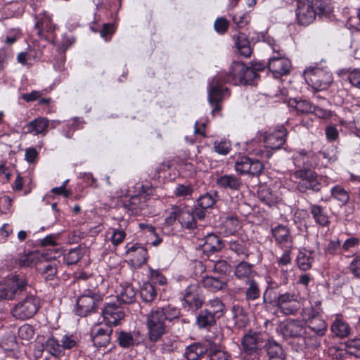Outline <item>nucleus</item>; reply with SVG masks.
Here are the masks:
<instances>
[{"label":"nucleus","mask_w":360,"mask_h":360,"mask_svg":"<svg viewBox=\"0 0 360 360\" xmlns=\"http://www.w3.org/2000/svg\"><path fill=\"white\" fill-rule=\"evenodd\" d=\"M258 75L252 67L245 65L241 62H233L229 72L226 74L220 73L214 77L208 88V101L213 106L212 113L221 110L220 103L226 95H229L227 87H224L222 83L238 84H252L257 79Z\"/></svg>","instance_id":"nucleus-1"},{"label":"nucleus","mask_w":360,"mask_h":360,"mask_svg":"<svg viewBox=\"0 0 360 360\" xmlns=\"http://www.w3.org/2000/svg\"><path fill=\"white\" fill-rule=\"evenodd\" d=\"M307 158L305 152H301L295 157V164L300 168L294 173V177L300 179L297 183V189L302 193H307L308 191L319 193L321 191L327 179L323 176L318 175L316 172L309 168L310 165L306 161Z\"/></svg>","instance_id":"nucleus-2"},{"label":"nucleus","mask_w":360,"mask_h":360,"mask_svg":"<svg viewBox=\"0 0 360 360\" xmlns=\"http://www.w3.org/2000/svg\"><path fill=\"white\" fill-rule=\"evenodd\" d=\"M331 12V8L327 4H316L315 7L309 0H297V19L300 25L304 26L311 23L316 16L328 18Z\"/></svg>","instance_id":"nucleus-3"},{"label":"nucleus","mask_w":360,"mask_h":360,"mask_svg":"<svg viewBox=\"0 0 360 360\" xmlns=\"http://www.w3.org/2000/svg\"><path fill=\"white\" fill-rule=\"evenodd\" d=\"M103 297L98 290L86 289L77 299L75 313L80 317H86L98 312L103 304Z\"/></svg>","instance_id":"nucleus-4"},{"label":"nucleus","mask_w":360,"mask_h":360,"mask_svg":"<svg viewBox=\"0 0 360 360\" xmlns=\"http://www.w3.org/2000/svg\"><path fill=\"white\" fill-rule=\"evenodd\" d=\"M138 193L122 201V206L129 214H139L148 206L149 197L153 195L152 186L141 185L136 187Z\"/></svg>","instance_id":"nucleus-5"},{"label":"nucleus","mask_w":360,"mask_h":360,"mask_svg":"<svg viewBox=\"0 0 360 360\" xmlns=\"http://www.w3.org/2000/svg\"><path fill=\"white\" fill-rule=\"evenodd\" d=\"M27 292L24 291L18 295H25V297L20 300L13 309V316L21 320L32 317L39 308V301L32 292V288L27 284Z\"/></svg>","instance_id":"nucleus-6"},{"label":"nucleus","mask_w":360,"mask_h":360,"mask_svg":"<svg viewBox=\"0 0 360 360\" xmlns=\"http://www.w3.org/2000/svg\"><path fill=\"white\" fill-rule=\"evenodd\" d=\"M267 290L268 288L263 293L262 302L264 304H272L273 302L267 297ZM274 303L278 308L280 312L286 316L295 315L300 309L298 296L295 293L280 294L274 299Z\"/></svg>","instance_id":"nucleus-7"},{"label":"nucleus","mask_w":360,"mask_h":360,"mask_svg":"<svg viewBox=\"0 0 360 360\" xmlns=\"http://www.w3.org/2000/svg\"><path fill=\"white\" fill-rule=\"evenodd\" d=\"M158 309H152L147 316L146 325L148 340L157 342L166 333L167 324Z\"/></svg>","instance_id":"nucleus-8"},{"label":"nucleus","mask_w":360,"mask_h":360,"mask_svg":"<svg viewBox=\"0 0 360 360\" xmlns=\"http://www.w3.org/2000/svg\"><path fill=\"white\" fill-rule=\"evenodd\" d=\"M277 332L283 339L295 338L303 336L307 345H309L307 334L309 333L304 327L302 322L298 319H287L281 322L276 328Z\"/></svg>","instance_id":"nucleus-9"},{"label":"nucleus","mask_w":360,"mask_h":360,"mask_svg":"<svg viewBox=\"0 0 360 360\" xmlns=\"http://www.w3.org/2000/svg\"><path fill=\"white\" fill-rule=\"evenodd\" d=\"M266 342L262 333L249 330L241 340L242 350L246 355L256 357L261 354Z\"/></svg>","instance_id":"nucleus-10"},{"label":"nucleus","mask_w":360,"mask_h":360,"mask_svg":"<svg viewBox=\"0 0 360 360\" xmlns=\"http://www.w3.org/2000/svg\"><path fill=\"white\" fill-rule=\"evenodd\" d=\"M286 136L287 131L285 128L283 126L278 127L277 129L265 136L264 145L266 150H259L256 154L262 158H269L272 153L268 148L273 150L280 149L285 143Z\"/></svg>","instance_id":"nucleus-11"},{"label":"nucleus","mask_w":360,"mask_h":360,"mask_svg":"<svg viewBox=\"0 0 360 360\" xmlns=\"http://www.w3.org/2000/svg\"><path fill=\"white\" fill-rule=\"evenodd\" d=\"M27 288L24 276L14 275L6 285L0 283V300H13L24 291L27 292Z\"/></svg>","instance_id":"nucleus-12"},{"label":"nucleus","mask_w":360,"mask_h":360,"mask_svg":"<svg viewBox=\"0 0 360 360\" xmlns=\"http://www.w3.org/2000/svg\"><path fill=\"white\" fill-rule=\"evenodd\" d=\"M263 169L264 165L260 160L248 156L239 157L235 163V170L241 175L258 176Z\"/></svg>","instance_id":"nucleus-13"},{"label":"nucleus","mask_w":360,"mask_h":360,"mask_svg":"<svg viewBox=\"0 0 360 360\" xmlns=\"http://www.w3.org/2000/svg\"><path fill=\"white\" fill-rule=\"evenodd\" d=\"M184 304L193 311L202 308L205 304L204 296L198 284H191L185 289L184 295Z\"/></svg>","instance_id":"nucleus-14"},{"label":"nucleus","mask_w":360,"mask_h":360,"mask_svg":"<svg viewBox=\"0 0 360 360\" xmlns=\"http://www.w3.org/2000/svg\"><path fill=\"white\" fill-rule=\"evenodd\" d=\"M101 309L106 325H120L125 316L123 308L116 302L105 303Z\"/></svg>","instance_id":"nucleus-15"},{"label":"nucleus","mask_w":360,"mask_h":360,"mask_svg":"<svg viewBox=\"0 0 360 360\" xmlns=\"http://www.w3.org/2000/svg\"><path fill=\"white\" fill-rule=\"evenodd\" d=\"M306 73L312 86L317 90L327 89L333 82L331 74L321 68L308 70Z\"/></svg>","instance_id":"nucleus-16"},{"label":"nucleus","mask_w":360,"mask_h":360,"mask_svg":"<svg viewBox=\"0 0 360 360\" xmlns=\"http://www.w3.org/2000/svg\"><path fill=\"white\" fill-rule=\"evenodd\" d=\"M112 328L109 325H97L91 331L93 345L96 347H107L111 340Z\"/></svg>","instance_id":"nucleus-17"},{"label":"nucleus","mask_w":360,"mask_h":360,"mask_svg":"<svg viewBox=\"0 0 360 360\" xmlns=\"http://www.w3.org/2000/svg\"><path fill=\"white\" fill-rule=\"evenodd\" d=\"M268 68L275 77H279L290 72L291 62L278 52L276 56H274L269 59Z\"/></svg>","instance_id":"nucleus-18"},{"label":"nucleus","mask_w":360,"mask_h":360,"mask_svg":"<svg viewBox=\"0 0 360 360\" xmlns=\"http://www.w3.org/2000/svg\"><path fill=\"white\" fill-rule=\"evenodd\" d=\"M304 323L306 325L305 329L309 333L307 334V336L309 339L311 337L314 341L311 345H316L318 344L317 338L323 336L327 330L326 321L321 317H319Z\"/></svg>","instance_id":"nucleus-19"},{"label":"nucleus","mask_w":360,"mask_h":360,"mask_svg":"<svg viewBox=\"0 0 360 360\" xmlns=\"http://www.w3.org/2000/svg\"><path fill=\"white\" fill-rule=\"evenodd\" d=\"M118 345L124 349H130L139 345L143 341V337L139 330L124 331L117 333Z\"/></svg>","instance_id":"nucleus-20"},{"label":"nucleus","mask_w":360,"mask_h":360,"mask_svg":"<svg viewBox=\"0 0 360 360\" xmlns=\"http://www.w3.org/2000/svg\"><path fill=\"white\" fill-rule=\"evenodd\" d=\"M271 231L276 244L286 248L292 245L293 238L288 226L278 224L275 227H272Z\"/></svg>","instance_id":"nucleus-21"},{"label":"nucleus","mask_w":360,"mask_h":360,"mask_svg":"<svg viewBox=\"0 0 360 360\" xmlns=\"http://www.w3.org/2000/svg\"><path fill=\"white\" fill-rule=\"evenodd\" d=\"M217 186L224 190L239 191L243 186L242 179L233 174H223L216 180Z\"/></svg>","instance_id":"nucleus-22"},{"label":"nucleus","mask_w":360,"mask_h":360,"mask_svg":"<svg viewBox=\"0 0 360 360\" xmlns=\"http://www.w3.org/2000/svg\"><path fill=\"white\" fill-rule=\"evenodd\" d=\"M226 243L228 245V248L238 256H240L243 259L248 257L250 255L249 243L243 238L233 236L226 240Z\"/></svg>","instance_id":"nucleus-23"},{"label":"nucleus","mask_w":360,"mask_h":360,"mask_svg":"<svg viewBox=\"0 0 360 360\" xmlns=\"http://www.w3.org/2000/svg\"><path fill=\"white\" fill-rule=\"evenodd\" d=\"M202 244V251L205 254H213L221 251L224 245L220 238L214 234L210 233L205 236Z\"/></svg>","instance_id":"nucleus-24"},{"label":"nucleus","mask_w":360,"mask_h":360,"mask_svg":"<svg viewBox=\"0 0 360 360\" xmlns=\"http://www.w3.org/2000/svg\"><path fill=\"white\" fill-rule=\"evenodd\" d=\"M49 124V121L47 118L38 117L27 124L24 129H26L27 134H32L35 136L45 135L48 131Z\"/></svg>","instance_id":"nucleus-25"},{"label":"nucleus","mask_w":360,"mask_h":360,"mask_svg":"<svg viewBox=\"0 0 360 360\" xmlns=\"http://www.w3.org/2000/svg\"><path fill=\"white\" fill-rule=\"evenodd\" d=\"M217 319L209 309L205 308L200 310L196 316L195 323L200 329H209L216 324Z\"/></svg>","instance_id":"nucleus-26"},{"label":"nucleus","mask_w":360,"mask_h":360,"mask_svg":"<svg viewBox=\"0 0 360 360\" xmlns=\"http://www.w3.org/2000/svg\"><path fill=\"white\" fill-rule=\"evenodd\" d=\"M269 360H285V354L281 345L275 340L268 341L264 344Z\"/></svg>","instance_id":"nucleus-27"},{"label":"nucleus","mask_w":360,"mask_h":360,"mask_svg":"<svg viewBox=\"0 0 360 360\" xmlns=\"http://www.w3.org/2000/svg\"><path fill=\"white\" fill-rule=\"evenodd\" d=\"M245 287L244 295L246 302H250L257 300L261 296L259 283L254 278H248L245 281Z\"/></svg>","instance_id":"nucleus-28"},{"label":"nucleus","mask_w":360,"mask_h":360,"mask_svg":"<svg viewBox=\"0 0 360 360\" xmlns=\"http://www.w3.org/2000/svg\"><path fill=\"white\" fill-rule=\"evenodd\" d=\"M233 39L239 54L245 58L250 57L252 53V49L246 34L243 32H238L237 35H233Z\"/></svg>","instance_id":"nucleus-29"},{"label":"nucleus","mask_w":360,"mask_h":360,"mask_svg":"<svg viewBox=\"0 0 360 360\" xmlns=\"http://www.w3.org/2000/svg\"><path fill=\"white\" fill-rule=\"evenodd\" d=\"M309 212L315 222L321 226H326L330 224V220L325 207L317 204H309Z\"/></svg>","instance_id":"nucleus-30"},{"label":"nucleus","mask_w":360,"mask_h":360,"mask_svg":"<svg viewBox=\"0 0 360 360\" xmlns=\"http://www.w3.org/2000/svg\"><path fill=\"white\" fill-rule=\"evenodd\" d=\"M259 200L269 207L275 205L280 200L276 193L266 186H262L259 188L257 192Z\"/></svg>","instance_id":"nucleus-31"},{"label":"nucleus","mask_w":360,"mask_h":360,"mask_svg":"<svg viewBox=\"0 0 360 360\" xmlns=\"http://www.w3.org/2000/svg\"><path fill=\"white\" fill-rule=\"evenodd\" d=\"M162 314L164 320L167 322L179 321L181 316L180 309L172 304H167L162 307L157 308Z\"/></svg>","instance_id":"nucleus-32"},{"label":"nucleus","mask_w":360,"mask_h":360,"mask_svg":"<svg viewBox=\"0 0 360 360\" xmlns=\"http://www.w3.org/2000/svg\"><path fill=\"white\" fill-rule=\"evenodd\" d=\"M38 271L45 280L52 281L57 274L58 262L52 260L45 262L38 268Z\"/></svg>","instance_id":"nucleus-33"},{"label":"nucleus","mask_w":360,"mask_h":360,"mask_svg":"<svg viewBox=\"0 0 360 360\" xmlns=\"http://www.w3.org/2000/svg\"><path fill=\"white\" fill-rule=\"evenodd\" d=\"M205 347L200 343H193L186 347L184 356L187 360H200L206 353Z\"/></svg>","instance_id":"nucleus-34"},{"label":"nucleus","mask_w":360,"mask_h":360,"mask_svg":"<svg viewBox=\"0 0 360 360\" xmlns=\"http://www.w3.org/2000/svg\"><path fill=\"white\" fill-rule=\"evenodd\" d=\"M136 292L131 284L122 285L120 293L117 295V301L124 304H132L136 300Z\"/></svg>","instance_id":"nucleus-35"},{"label":"nucleus","mask_w":360,"mask_h":360,"mask_svg":"<svg viewBox=\"0 0 360 360\" xmlns=\"http://www.w3.org/2000/svg\"><path fill=\"white\" fill-rule=\"evenodd\" d=\"M252 265L247 262L242 261L235 266L234 274L238 279L253 278Z\"/></svg>","instance_id":"nucleus-36"},{"label":"nucleus","mask_w":360,"mask_h":360,"mask_svg":"<svg viewBox=\"0 0 360 360\" xmlns=\"http://www.w3.org/2000/svg\"><path fill=\"white\" fill-rule=\"evenodd\" d=\"M141 300L146 303L152 302L157 296V290L154 285L147 282L144 283L139 290Z\"/></svg>","instance_id":"nucleus-37"},{"label":"nucleus","mask_w":360,"mask_h":360,"mask_svg":"<svg viewBox=\"0 0 360 360\" xmlns=\"http://www.w3.org/2000/svg\"><path fill=\"white\" fill-rule=\"evenodd\" d=\"M296 262L300 269L307 271L311 268L314 258L312 257V252H308L305 250H300Z\"/></svg>","instance_id":"nucleus-38"},{"label":"nucleus","mask_w":360,"mask_h":360,"mask_svg":"<svg viewBox=\"0 0 360 360\" xmlns=\"http://www.w3.org/2000/svg\"><path fill=\"white\" fill-rule=\"evenodd\" d=\"M178 221L184 229L193 230L197 227L195 219L191 212L179 209Z\"/></svg>","instance_id":"nucleus-39"},{"label":"nucleus","mask_w":360,"mask_h":360,"mask_svg":"<svg viewBox=\"0 0 360 360\" xmlns=\"http://www.w3.org/2000/svg\"><path fill=\"white\" fill-rule=\"evenodd\" d=\"M201 283L205 288L212 292L221 290L226 285V282L221 279L208 276L202 278Z\"/></svg>","instance_id":"nucleus-40"},{"label":"nucleus","mask_w":360,"mask_h":360,"mask_svg":"<svg viewBox=\"0 0 360 360\" xmlns=\"http://www.w3.org/2000/svg\"><path fill=\"white\" fill-rule=\"evenodd\" d=\"M205 306L211 311V313L218 319L222 317L225 314L226 307L223 302L218 297L209 300L205 303Z\"/></svg>","instance_id":"nucleus-41"},{"label":"nucleus","mask_w":360,"mask_h":360,"mask_svg":"<svg viewBox=\"0 0 360 360\" xmlns=\"http://www.w3.org/2000/svg\"><path fill=\"white\" fill-rule=\"evenodd\" d=\"M85 252V248L80 246L72 248L64 255V262L68 265L76 264L83 257Z\"/></svg>","instance_id":"nucleus-42"},{"label":"nucleus","mask_w":360,"mask_h":360,"mask_svg":"<svg viewBox=\"0 0 360 360\" xmlns=\"http://www.w3.org/2000/svg\"><path fill=\"white\" fill-rule=\"evenodd\" d=\"M218 197L217 191L207 192L198 198L197 205L206 210L212 208L216 203Z\"/></svg>","instance_id":"nucleus-43"},{"label":"nucleus","mask_w":360,"mask_h":360,"mask_svg":"<svg viewBox=\"0 0 360 360\" xmlns=\"http://www.w3.org/2000/svg\"><path fill=\"white\" fill-rule=\"evenodd\" d=\"M289 106L295 108L297 112L309 114L312 112L313 104L306 99L292 98L289 101Z\"/></svg>","instance_id":"nucleus-44"},{"label":"nucleus","mask_w":360,"mask_h":360,"mask_svg":"<svg viewBox=\"0 0 360 360\" xmlns=\"http://www.w3.org/2000/svg\"><path fill=\"white\" fill-rule=\"evenodd\" d=\"M44 349L51 355L55 357H60L64 355L65 352H63V348L61 347V343L55 338H49L47 339L44 344Z\"/></svg>","instance_id":"nucleus-45"},{"label":"nucleus","mask_w":360,"mask_h":360,"mask_svg":"<svg viewBox=\"0 0 360 360\" xmlns=\"http://www.w3.org/2000/svg\"><path fill=\"white\" fill-rule=\"evenodd\" d=\"M331 196L340 202V206L347 205L350 199L348 192L340 185L331 188Z\"/></svg>","instance_id":"nucleus-46"},{"label":"nucleus","mask_w":360,"mask_h":360,"mask_svg":"<svg viewBox=\"0 0 360 360\" xmlns=\"http://www.w3.org/2000/svg\"><path fill=\"white\" fill-rule=\"evenodd\" d=\"M331 331L337 337L345 338L350 331L349 325L340 319H335L331 325Z\"/></svg>","instance_id":"nucleus-47"},{"label":"nucleus","mask_w":360,"mask_h":360,"mask_svg":"<svg viewBox=\"0 0 360 360\" xmlns=\"http://www.w3.org/2000/svg\"><path fill=\"white\" fill-rule=\"evenodd\" d=\"M291 251L290 250H286L283 253L282 256L278 260V266H281V273L283 282L287 283L288 278V268L283 269V267H287L288 265L291 264V257H290Z\"/></svg>","instance_id":"nucleus-48"},{"label":"nucleus","mask_w":360,"mask_h":360,"mask_svg":"<svg viewBox=\"0 0 360 360\" xmlns=\"http://www.w3.org/2000/svg\"><path fill=\"white\" fill-rule=\"evenodd\" d=\"M225 230L223 231L226 236L233 235L240 228L239 220L236 216L228 217L224 221Z\"/></svg>","instance_id":"nucleus-49"},{"label":"nucleus","mask_w":360,"mask_h":360,"mask_svg":"<svg viewBox=\"0 0 360 360\" xmlns=\"http://www.w3.org/2000/svg\"><path fill=\"white\" fill-rule=\"evenodd\" d=\"M232 311L233 313V321L236 326L238 328H243L247 323V317L243 314V309L239 305H233L232 307Z\"/></svg>","instance_id":"nucleus-50"},{"label":"nucleus","mask_w":360,"mask_h":360,"mask_svg":"<svg viewBox=\"0 0 360 360\" xmlns=\"http://www.w3.org/2000/svg\"><path fill=\"white\" fill-rule=\"evenodd\" d=\"M322 308H314L311 306L302 309L301 315L305 321L321 317Z\"/></svg>","instance_id":"nucleus-51"},{"label":"nucleus","mask_w":360,"mask_h":360,"mask_svg":"<svg viewBox=\"0 0 360 360\" xmlns=\"http://www.w3.org/2000/svg\"><path fill=\"white\" fill-rule=\"evenodd\" d=\"M35 28L38 30L37 34L41 36L44 31L52 32L55 30V25L49 18H44L35 24Z\"/></svg>","instance_id":"nucleus-52"},{"label":"nucleus","mask_w":360,"mask_h":360,"mask_svg":"<svg viewBox=\"0 0 360 360\" xmlns=\"http://www.w3.org/2000/svg\"><path fill=\"white\" fill-rule=\"evenodd\" d=\"M213 263L212 271L219 274L226 275L231 269L230 264L224 259H219L217 261H212Z\"/></svg>","instance_id":"nucleus-53"},{"label":"nucleus","mask_w":360,"mask_h":360,"mask_svg":"<svg viewBox=\"0 0 360 360\" xmlns=\"http://www.w3.org/2000/svg\"><path fill=\"white\" fill-rule=\"evenodd\" d=\"M60 342L61 347L63 348V352H64L65 349H71L76 348L78 346L77 339L72 335H63L60 340Z\"/></svg>","instance_id":"nucleus-54"},{"label":"nucleus","mask_w":360,"mask_h":360,"mask_svg":"<svg viewBox=\"0 0 360 360\" xmlns=\"http://www.w3.org/2000/svg\"><path fill=\"white\" fill-rule=\"evenodd\" d=\"M347 352L357 358H360V338H354L348 341Z\"/></svg>","instance_id":"nucleus-55"},{"label":"nucleus","mask_w":360,"mask_h":360,"mask_svg":"<svg viewBox=\"0 0 360 360\" xmlns=\"http://www.w3.org/2000/svg\"><path fill=\"white\" fill-rule=\"evenodd\" d=\"M214 151L219 155H227L231 148V144L229 141H221L214 142Z\"/></svg>","instance_id":"nucleus-56"},{"label":"nucleus","mask_w":360,"mask_h":360,"mask_svg":"<svg viewBox=\"0 0 360 360\" xmlns=\"http://www.w3.org/2000/svg\"><path fill=\"white\" fill-rule=\"evenodd\" d=\"M112 231L110 240L115 246H117L123 242L126 237V233L122 229L115 228H112Z\"/></svg>","instance_id":"nucleus-57"},{"label":"nucleus","mask_w":360,"mask_h":360,"mask_svg":"<svg viewBox=\"0 0 360 360\" xmlns=\"http://www.w3.org/2000/svg\"><path fill=\"white\" fill-rule=\"evenodd\" d=\"M75 42L74 38L71 37H63L61 42L58 45V51L61 54V58L65 60V51Z\"/></svg>","instance_id":"nucleus-58"},{"label":"nucleus","mask_w":360,"mask_h":360,"mask_svg":"<svg viewBox=\"0 0 360 360\" xmlns=\"http://www.w3.org/2000/svg\"><path fill=\"white\" fill-rule=\"evenodd\" d=\"M229 26V22L225 18H218L214 23V30L220 34H224Z\"/></svg>","instance_id":"nucleus-59"},{"label":"nucleus","mask_w":360,"mask_h":360,"mask_svg":"<svg viewBox=\"0 0 360 360\" xmlns=\"http://www.w3.org/2000/svg\"><path fill=\"white\" fill-rule=\"evenodd\" d=\"M18 335L22 339L29 340L33 338L34 330L31 326L25 324L19 328Z\"/></svg>","instance_id":"nucleus-60"},{"label":"nucleus","mask_w":360,"mask_h":360,"mask_svg":"<svg viewBox=\"0 0 360 360\" xmlns=\"http://www.w3.org/2000/svg\"><path fill=\"white\" fill-rule=\"evenodd\" d=\"M193 190L190 185L179 184L174 189V194L179 197H187L191 195Z\"/></svg>","instance_id":"nucleus-61"},{"label":"nucleus","mask_w":360,"mask_h":360,"mask_svg":"<svg viewBox=\"0 0 360 360\" xmlns=\"http://www.w3.org/2000/svg\"><path fill=\"white\" fill-rule=\"evenodd\" d=\"M133 257L135 259H136V262L139 264H143L147 262L148 259V252L147 249L141 245L140 248H138L137 251L134 253Z\"/></svg>","instance_id":"nucleus-62"},{"label":"nucleus","mask_w":360,"mask_h":360,"mask_svg":"<svg viewBox=\"0 0 360 360\" xmlns=\"http://www.w3.org/2000/svg\"><path fill=\"white\" fill-rule=\"evenodd\" d=\"M347 79L352 86L360 89V70L355 69L351 71L348 74Z\"/></svg>","instance_id":"nucleus-63"},{"label":"nucleus","mask_w":360,"mask_h":360,"mask_svg":"<svg viewBox=\"0 0 360 360\" xmlns=\"http://www.w3.org/2000/svg\"><path fill=\"white\" fill-rule=\"evenodd\" d=\"M210 360H229V355L220 349H210Z\"/></svg>","instance_id":"nucleus-64"}]
</instances>
